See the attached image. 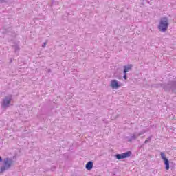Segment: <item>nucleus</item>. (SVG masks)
Masks as SVG:
<instances>
[{"mask_svg":"<svg viewBox=\"0 0 176 176\" xmlns=\"http://www.w3.org/2000/svg\"><path fill=\"white\" fill-rule=\"evenodd\" d=\"M3 164L4 165L1 167V173H4V171L10 170L12 166L14 164V160L12 158L7 157L4 159Z\"/></svg>","mask_w":176,"mask_h":176,"instance_id":"2","label":"nucleus"},{"mask_svg":"<svg viewBox=\"0 0 176 176\" xmlns=\"http://www.w3.org/2000/svg\"><path fill=\"white\" fill-rule=\"evenodd\" d=\"M138 137L137 136V133H135L131 135V138H127L129 142H131L132 141H135L137 140Z\"/></svg>","mask_w":176,"mask_h":176,"instance_id":"8","label":"nucleus"},{"mask_svg":"<svg viewBox=\"0 0 176 176\" xmlns=\"http://www.w3.org/2000/svg\"><path fill=\"white\" fill-rule=\"evenodd\" d=\"M110 86L111 87H112V89H119V87H120V85L119 84V82H118V80H112L111 81Z\"/></svg>","mask_w":176,"mask_h":176,"instance_id":"6","label":"nucleus"},{"mask_svg":"<svg viewBox=\"0 0 176 176\" xmlns=\"http://www.w3.org/2000/svg\"><path fill=\"white\" fill-rule=\"evenodd\" d=\"M146 133V131H142L138 133H136L137 137H140V135H142L143 134H145Z\"/></svg>","mask_w":176,"mask_h":176,"instance_id":"12","label":"nucleus"},{"mask_svg":"<svg viewBox=\"0 0 176 176\" xmlns=\"http://www.w3.org/2000/svg\"><path fill=\"white\" fill-rule=\"evenodd\" d=\"M169 85H170V82H168V84L166 85H164L161 84L160 86L163 87L164 90L165 91H170V90H171V87H170Z\"/></svg>","mask_w":176,"mask_h":176,"instance_id":"10","label":"nucleus"},{"mask_svg":"<svg viewBox=\"0 0 176 176\" xmlns=\"http://www.w3.org/2000/svg\"><path fill=\"white\" fill-rule=\"evenodd\" d=\"M48 72H52V70L49 69V70H48Z\"/></svg>","mask_w":176,"mask_h":176,"instance_id":"17","label":"nucleus"},{"mask_svg":"<svg viewBox=\"0 0 176 176\" xmlns=\"http://www.w3.org/2000/svg\"><path fill=\"white\" fill-rule=\"evenodd\" d=\"M46 47V43H43V45H42V47Z\"/></svg>","mask_w":176,"mask_h":176,"instance_id":"15","label":"nucleus"},{"mask_svg":"<svg viewBox=\"0 0 176 176\" xmlns=\"http://www.w3.org/2000/svg\"><path fill=\"white\" fill-rule=\"evenodd\" d=\"M12 47H13V49H14L15 53L20 50V46H19L17 45H13Z\"/></svg>","mask_w":176,"mask_h":176,"instance_id":"11","label":"nucleus"},{"mask_svg":"<svg viewBox=\"0 0 176 176\" xmlns=\"http://www.w3.org/2000/svg\"><path fill=\"white\" fill-rule=\"evenodd\" d=\"M12 101V95L6 96L5 98L3 99L1 102L2 108H8L9 105H10V102Z\"/></svg>","mask_w":176,"mask_h":176,"instance_id":"3","label":"nucleus"},{"mask_svg":"<svg viewBox=\"0 0 176 176\" xmlns=\"http://www.w3.org/2000/svg\"><path fill=\"white\" fill-rule=\"evenodd\" d=\"M2 162V157L0 156V162Z\"/></svg>","mask_w":176,"mask_h":176,"instance_id":"16","label":"nucleus"},{"mask_svg":"<svg viewBox=\"0 0 176 176\" xmlns=\"http://www.w3.org/2000/svg\"><path fill=\"white\" fill-rule=\"evenodd\" d=\"M132 68H133V65H128L124 66L123 73L127 74V72H129V71H131Z\"/></svg>","mask_w":176,"mask_h":176,"instance_id":"7","label":"nucleus"},{"mask_svg":"<svg viewBox=\"0 0 176 176\" xmlns=\"http://www.w3.org/2000/svg\"><path fill=\"white\" fill-rule=\"evenodd\" d=\"M85 168L88 170L93 169V161L88 162L85 165Z\"/></svg>","mask_w":176,"mask_h":176,"instance_id":"9","label":"nucleus"},{"mask_svg":"<svg viewBox=\"0 0 176 176\" xmlns=\"http://www.w3.org/2000/svg\"><path fill=\"white\" fill-rule=\"evenodd\" d=\"M160 156H161V159H162V160H164V163L165 165V169L166 170H170V161L168 160V159H167V157H166V155L164 154V153L161 152Z\"/></svg>","mask_w":176,"mask_h":176,"instance_id":"4","label":"nucleus"},{"mask_svg":"<svg viewBox=\"0 0 176 176\" xmlns=\"http://www.w3.org/2000/svg\"><path fill=\"white\" fill-rule=\"evenodd\" d=\"M123 78L125 80L127 79V73H124Z\"/></svg>","mask_w":176,"mask_h":176,"instance_id":"14","label":"nucleus"},{"mask_svg":"<svg viewBox=\"0 0 176 176\" xmlns=\"http://www.w3.org/2000/svg\"><path fill=\"white\" fill-rule=\"evenodd\" d=\"M131 151H128L122 154H116V157L118 160H122V159H127L131 156Z\"/></svg>","mask_w":176,"mask_h":176,"instance_id":"5","label":"nucleus"},{"mask_svg":"<svg viewBox=\"0 0 176 176\" xmlns=\"http://www.w3.org/2000/svg\"><path fill=\"white\" fill-rule=\"evenodd\" d=\"M152 139V135L148 137L144 142V144H148V142H151V140Z\"/></svg>","mask_w":176,"mask_h":176,"instance_id":"13","label":"nucleus"},{"mask_svg":"<svg viewBox=\"0 0 176 176\" xmlns=\"http://www.w3.org/2000/svg\"><path fill=\"white\" fill-rule=\"evenodd\" d=\"M168 18L164 16L160 19V23L158 25V30L161 31V32H166L167 29L168 28Z\"/></svg>","mask_w":176,"mask_h":176,"instance_id":"1","label":"nucleus"}]
</instances>
